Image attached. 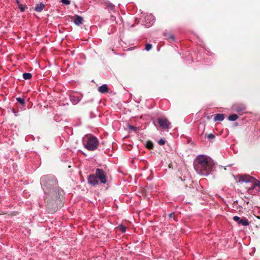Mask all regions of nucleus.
Wrapping results in <instances>:
<instances>
[{
    "label": "nucleus",
    "instance_id": "obj_1",
    "mask_svg": "<svg viewBox=\"0 0 260 260\" xmlns=\"http://www.w3.org/2000/svg\"><path fill=\"white\" fill-rule=\"evenodd\" d=\"M194 168L199 174L207 176L211 171L213 163L206 155H200L194 161Z\"/></svg>",
    "mask_w": 260,
    "mask_h": 260
},
{
    "label": "nucleus",
    "instance_id": "obj_2",
    "mask_svg": "<svg viewBox=\"0 0 260 260\" xmlns=\"http://www.w3.org/2000/svg\"><path fill=\"white\" fill-rule=\"evenodd\" d=\"M87 181L89 184L95 186L100 183L106 184L107 182V175L106 172L102 169H95V174L88 176Z\"/></svg>",
    "mask_w": 260,
    "mask_h": 260
},
{
    "label": "nucleus",
    "instance_id": "obj_3",
    "mask_svg": "<svg viewBox=\"0 0 260 260\" xmlns=\"http://www.w3.org/2000/svg\"><path fill=\"white\" fill-rule=\"evenodd\" d=\"M41 183L45 193L49 194L54 191L57 185L56 180L48 176L41 178Z\"/></svg>",
    "mask_w": 260,
    "mask_h": 260
},
{
    "label": "nucleus",
    "instance_id": "obj_4",
    "mask_svg": "<svg viewBox=\"0 0 260 260\" xmlns=\"http://www.w3.org/2000/svg\"><path fill=\"white\" fill-rule=\"evenodd\" d=\"M84 147L89 151H94L98 148L99 141L98 139L91 135L86 136L83 139Z\"/></svg>",
    "mask_w": 260,
    "mask_h": 260
},
{
    "label": "nucleus",
    "instance_id": "obj_5",
    "mask_svg": "<svg viewBox=\"0 0 260 260\" xmlns=\"http://www.w3.org/2000/svg\"><path fill=\"white\" fill-rule=\"evenodd\" d=\"M251 186L247 189V192L251 195H255L257 193H260V186L258 183V180L255 179V181L252 182Z\"/></svg>",
    "mask_w": 260,
    "mask_h": 260
},
{
    "label": "nucleus",
    "instance_id": "obj_6",
    "mask_svg": "<svg viewBox=\"0 0 260 260\" xmlns=\"http://www.w3.org/2000/svg\"><path fill=\"white\" fill-rule=\"evenodd\" d=\"M157 122L162 129L168 131L171 128V123L166 117H159L157 118Z\"/></svg>",
    "mask_w": 260,
    "mask_h": 260
},
{
    "label": "nucleus",
    "instance_id": "obj_7",
    "mask_svg": "<svg viewBox=\"0 0 260 260\" xmlns=\"http://www.w3.org/2000/svg\"><path fill=\"white\" fill-rule=\"evenodd\" d=\"M234 111L237 112L239 115H242L246 112V107L242 104H235L233 106Z\"/></svg>",
    "mask_w": 260,
    "mask_h": 260
},
{
    "label": "nucleus",
    "instance_id": "obj_8",
    "mask_svg": "<svg viewBox=\"0 0 260 260\" xmlns=\"http://www.w3.org/2000/svg\"><path fill=\"white\" fill-rule=\"evenodd\" d=\"M255 178L250 176L249 175H239V182H250L255 181Z\"/></svg>",
    "mask_w": 260,
    "mask_h": 260
},
{
    "label": "nucleus",
    "instance_id": "obj_9",
    "mask_svg": "<svg viewBox=\"0 0 260 260\" xmlns=\"http://www.w3.org/2000/svg\"><path fill=\"white\" fill-rule=\"evenodd\" d=\"M233 219L234 221L237 222L238 224H242L244 226H247L249 224L248 220L244 217L241 218L238 216H234L233 217Z\"/></svg>",
    "mask_w": 260,
    "mask_h": 260
},
{
    "label": "nucleus",
    "instance_id": "obj_10",
    "mask_svg": "<svg viewBox=\"0 0 260 260\" xmlns=\"http://www.w3.org/2000/svg\"><path fill=\"white\" fill-rule=\"evenodd\" d=\"M145 21H146V23L145 24V26L149 27L154 23V19L152 15H147L145 17Z\"/></svg>",
    "mask_w": 260,
    "mask_h": 260
},
{
    "label": "nucleus",
    "instance_id": "obj_11",
    "mask_svg": "<svg viewBox=\"0 0 260 260\" xmlns=\"http://www.w3.org/2000/svg\"><path fill=\"white\" fill-rule=\"evenodd\" d=\"M81 95H76L75 94H71L70 100L73 104H77L81 100Z\"/></svg>",
    "mask_w": 260,
    "mask_h": 260
},
{
    "label": "nucleus",
    "instance_id": "obj_12",
    "mask_svg": "<svg viewBox=\"0 0 260 260\" xmlns=\"http://www.w3.org/2000/svg\"><path fill=\"white\" fill-rule=\"evenodd\" d=\"M165 39L168 40L170 42H174L175 38L173 35L168 32H164L162 34Z\"/></svg>",
    "mask_w": 260,
    "mask_h": 260
},
{
    "label": "nucleus",
    "instance_id": "obj_13",
    "mask_svg": "<svg viewBox=\"0 0 260 260\" xmlns=\"http://www.w3.org/2000/svg\"><path fill=\"white\" fill-rule=\"evenodd\" d=\"M98 91L102 93H106L109 92V89L107 84H103L98 88Z\"/></svg>",
    "mask_w": 260,
    "mask_h": 260
},
{
    "label": "nucleus",
    "instance_id": "obj_14",
    "mask_svg": "<svg viewBox=\"0 0 260 260\" xmlns=\"http://www.w3.org/2000/svg\"><path fill=\"white\" fill-rule=\"evenodd\" d=\"M75 17V18L74 20V22L76 25H80V24H82L83 19L81 16H80L79 15H76Z\"/></svg>",
    "mask_w": 260,
    "mask_h": 260
},
{
    "label": "nucleus",
    "instance_id": "obj_15",
    "mask_svg": "<svg viewBox=\"0 0 260 260\" xmlns=\"http://www.w3.org/2000/svg\"><path fill=\"white\" fill-rule=\"evenodd\" d=\"M224 119V115L223 114H217L214 117L215 121H221Z\"/></svg>",
    "mask_w": 260,
    "mask_h": 260
},
{
    "label": "nucleus",
    "instance_id": "obj_16",
    "mask_svg": "<svg viewBox=\"0 0 260 260\" xmlns=\"http://www.w3.org/2000/svg\"><path fill=\"white\" fill-rule=\"evenodd\" d=\"M45 7V5L43 3H41L36 5L35 8V10L37 12H41Z\"/></svg>",
    "mask_w": 260,
    "mask_h": 260
},
{
    "label": "nucleus",
    "instance_id": "obj_17",
    "mask_svg": "<svg viewBox=\"0 0 260 260\" xmlns=\"http://www.w3.org/2000/svg\"><path fill=\"white\" fill-rule=\"evenodd\" d=\"M127 127L129 131H133L135 132H136V133H138L139 131V127H136L135 126H133V125H129V124H128Z\"/></svg>",
    "mask_w": 260,
    "mask_h": 260
},
{
    "label": "nucleus",
    "instance_id": "obj_18",
    "mask_svg": "<svg viewBox=\"0 0 260 260\" xmlns=\"http://www.w3.org/2000/svg\"><path fill=\"white\" fill-rule=\"evenodd\" d=\"M146 147L149 150L153 149L154 148L153 143L150 141H147L146 144Z\"/></svg>",
    "mask_w": 260,
    "mask_h": 260
},
{
    "label": "nucleus",
    "instance_id": "obj_19",
    "mask_svg": "<svg viewBox=\"0 0 260 260\" xmlns=\"http://www.w3.org/2000/svg\"><path fill=\"white\" fill-rule=\"evenodd\" d=\"M238 118V115L237 114H235L230 115L228 117V119L230 121H232L236 120Z\"/></svg>",
    "mask_w": 260,
    "mask_h": 260
},
{
    "label": "nucleus",
    "instance_id": "obj_20",
    "mask_svg": "<svg viewBox=\"0 0 260 260\" xmlns=\"http://www.w3.org/2000/svg\"><path fill=\"white\" fill-rule=\"evenodd\" d=\"M31 77L32 75L29 73H24L23 74V78L25 80H29Z\"/></svg>",
    "mask_w": 260,
    "mask_h": 260
},
{
    "label": "nucleus",
    "instance_id": "obj_21",
    "mask_svg": "<svg viewBox=\"0 0 260 260\" xmlns=\"http://www.w3.org/2000/svg\"><path fill=\"white\" fill-rule=\"evenodd\" d=\"M16 101L22 105H24L25 104V100L24 98H17Z\"/></svg>",
    "mask_w": 260,
    "mask_h": 260
},
{
    "label": "nucleus",
    "instance_id": "obj_22",
    "mask_svg": "<svg viewBox=\"0 0 260 260\" xmlns=\"http://www.w3.org/2000/svg\"><path fill=\"white\" fill-rule=\"evenodd\" d=\"M205 137H207L209 139L212 140L215 138V136L213 134H206Z\"/></svg>",
    "mask_w": 260,
    "mask_h": 260
},
{
    "label": "nucleus",
    "instance_id": "obj_23",
    "mask_svg": "<svg viewBox=\"0 0 260 260\" xmlns=\"http://www.w3.org/2000/svg\"><path fill=\"white\" fill-rule=\"evenodd\" d=\"M107 7L108 8V9L110 10H114L115 8L114 5L112 4H108L107 5Z\"/></svg>",
    "mask_w": 260,
    "mask_h": 260
},
{
    "label": "nucleus",
    "instance_id": "obj_24",
    "mask_svg": "<svg viewBox=\"0 0 260 260\" xmlns=\"http://www.w3.org/2000/svg\"><path fill=\"white\" fill-rule=\"evenodd\" d=\"M152 48V45L151 44H146L145 45V49L146 51H149Z\"/></svg>",
    "mask_w": 260,
    "mask_h": 260
},
{
    "label": "nucleus",
    "instance_id": "obj_25",
    "mask_svg": "<svg viewBox=\"0 0 260 260\" xmlns=\"http://www.w3.org/2000/svg\"><path fill=\"white\" fill-rule=\"evenodd\" d=\"M26 7L25 5H19V8L20 9L21 12H23L25 11Z\"/></svg>",
    "mask_w": 260,
    "mask_h": 260
},
{
    "label": "nucleus",
    "instance_id": "obj_26",
    "mask_svg": "<svg viewBox=\"0 0 260 260\" xmlns=\"http://www.w3.org/2000/svg\"><path fill=\"white\" fill-rule=\"evenodd\" d=\"M119 230L122 233H125V231H126V228L124 226L122 225H120L119 226Z\"/></svg>",
    "mask_w": 260,
    "mask_h": 260
},
{
    "label": "nucleus",
    "instance_id": "obj_27",
    "mask_svg": "<svg viewBox=\"0 0 260 260\" xmlns=\"http://www.w3.org/2000/svg\"><path fill=\"white\" fill-rule=\"evenodd\" d=\"M158 143L160 145H164L166 143V140L164 139H160L158 141Z\"/></svg>",
    "mask_w": 260,
    "mask_h": 260
},
{
    "label": "nucleus",
    "instance_id": "obj_28",
    "mask_svg": "<svg viewBox=\"0 0 260 260\" xmlns=\"http://www.w3.org/2000/svg\"><path fill=\"white\" fill-rule=\"evenodd\" d=\"M61 3L63 4L68 5L71 4V2L69 0H61Z\"/></svg>",
    "mask_w": 260,
    "mask_h": 260
},
{
    "label": "nucleus",
    "instance_id": "obj_29",
    "mask_svg": "<svg viewBox=\"0 0 260 260\" xmlns=\"http://www.w3.org/2000/svg\"><path fill=\"white\" fill-rule=\"evenodd\" d=\"M175 216L174 213H171L169 214V216L170 218H174Z\"/></svg>",
    "mask_w": 260,
    "mask_h": 260
},
{
    "label": "nucleus",
    "instance_id": "obj_30",
    "mask_svg": "<svg viewBox=\"0 0 260 260\" xmlns=\"http://www.w3.org/2000/svg\"><path fill=\"white\" fill-rule=\"evenodd\" d=\"M115 19H116L115 17H114V16L112 15L111 16V20H113V21H115Z\"/></svg>",
    "mask_w": 260,
    "mask_h": 260
},
{
    "label": "nucleus",
    "instance_id": "obj_31",
    "mask_svg": "<svg viewBox=\"0 0 260 260\" xmlns=\"http://www.w3.org/2000/svg\"><path fill=\"white\" fill-rule=\"evenodd\" d=\"M13 112L15 114V110L14 109H12Z\"/></svg>",
    "mask_w": 260,
    "mask_h": 260
}]
</instances>
